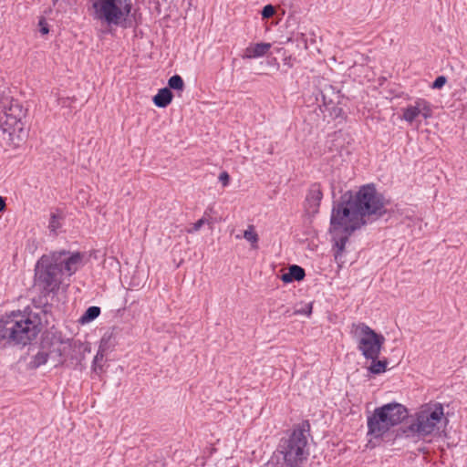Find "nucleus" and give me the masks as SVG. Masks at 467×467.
I'll return each mask as SVG.
<instances>
[{
  "label": "nucleus",
  "instance_id": "obj_1",
  "mask_svg": "<svg viewBox=\"0 0 467 467\" xmlns=\"http://www.w3.org/2000/svg\"><path fill=\"white\" fill-rule=\"evenodd\" d=\"M384 202L373 184L362 186L355 195L346 192L341 201L334 205L331 224L335 230L353 233L366 223L365 216L380 215Z\"/></svg>",
  "mask_w": 467,
  "mask_h": 467
},
{
  "label": "nucleus",
  "instance_id": "obj_2",
  "mask_svg": "<svg viewBox=\"0 0 467 467\" xmlns=\"http://www.w3.org/2000/svg\"><path fill=\"white\" fill-rule=\"evenodd\" d=\"M84 254L67 250L43 254L35 266V283L45 296H56L70 285V277L83 265Z\"/></svg>",
  "mask_w": 467,
  "mask_h": 467
},
{
  "label": "nucleus",
  "instance_id": "obj_3",
  "mask_svg": "<svg viewBox=\"0 0 467 467\" xmlns=\"http://www.w3.org/2000/svg\"><path fill=\"white\" fill-rule=\"evenodd\" d=\"M447 422L442 404L430 402L421 405L413 414L408 416L407 424L401 431L406 438L425 440L438 436Z\"/></svg>",
  "mask_w": 467,
  "mask_h": 467
},
{
  "label": "nucleus",
  "instance_id": "obj_4",
  "mask_svg": "<svg viewBox=\"0 0 467 467\" xmlns=\"http://www.w3.org/2000/svg\"><path fill=\"white\" fill-rule=\"evenodd\" d=\"M40 332V321L31 314L12 312L0 319V339L26 346Z\"/></svg>",
  "mask_w": 467,
  "mask_h": 467
},
{
  "label": "nucleus",
  "instance_id": "obj_5",
  "mask_svg": "<svg viewBox=\"0 0 467 467\" xmlns=\"http://www.w3.org/2000/svg\"><path fill=\"white\" fill-rule=\"evenodd\" d=\"M94 19L109 26L130 28L133 26L134 14L131 0H91Z\"/></svg>",
  "mask_w": 467,
  "mask_h": 467
},
{
  "label": "nucleus",
  "instance_id": "obj_6",
  "mask_svg": "<svg viewBox=\"0 0 467 467\" xmlns=\"http://www.w3.org/2000/svg\"><path fill=\"white\" fill-rule=\"evenodd\" d=\"M350 333L357 340L358 349L367 359H378L385 337L378 334L365 323H353Z\"/></svg>",
  "mask_w": 467,
  "mask_h": 467
},
{
  "label": "nucleus",
  "instance_id": "obj_7",
  "mask_svg": "<svg viewBox=\"0 0 467 467\" xmlns=\"http://www.w3.org/2000/svg\"><path fill=\"white\" fill-rule=\"evenodd\" d=\"M390 428L399 425L408 418V409L398 402H390L375 409Z\"/></svg>",
  "mask_w": 467,
  "mask_h": 467
},
{
  "label": "nucleus",
  "instance_id": "obj_8",
  "mask_svg": "<svg viewBox=\"0 0 467 467\" xmlns=\"http://www.w3.org/2000/svg\"><path fill=\"white\" fill-rule=\"evenodd\" d=\"M368 435L374 439H380L391 429L381 415L374 410L367 420Z\"/></svg>",
  "mask_w": 467,
  "mask_h": 467
},
{
  "label": "nucleus",
  "instance_id": "obj_9",
  "mask_svg": "<svg viewBox=\"0 0 467 467\" xmlns=\"http://www.w3.org/2000/svg\"><path fill=\"white\" fill-rule=\"evenodd\" d=\"M0 114L5 117H26L27 109H24L23 105L16 99L9 97H3L0 99Z\"/></svg>",
  "mask_w": 467,
  "mask_h": 467
},
{
  "label": "nucleus",
  "instance_id": "obj_10",
  "mask_svg": "<svg viewBox=\"0 0 467 467\" xmlns=\"http://www.w3.org/2000/svg\"><path fill=\"white\" fill-rule=\"evenodd\" d=\"M323 198V192L319 183L312 184L306 193L305 206L310 214L318 213L319 205Z\"/></svg>",
  "mask_w": 467,
  "mask_h": 467
},
{
  "label": "nucleus",
  "instance_id": "obj_11",
  "mask_svg": "<svg viewBox=\"0 0 467 467\" xmlns=\"http://www.w3.org/2000/svg\"><path fill=\"white\" fill-rule=\"evenodd\" d=\"M432 115V108L430 102L425 99H419L414 104L409 105L402 117H431Z\"/></svg>",
  "mask_w": 467,
  "mask_h": 467
},
{
  "label": "nucleus",
  "instance_id": "obj_12",
  "mask_svg": "<svg viewBox=\"0 0 467 467\" xmlns=\"http://www.w3.org/2000/svg\"><path fill=\"white\" fill-rule=\"evenodd\" d=\"M271 48L270 43H256L254 45H250L245 48L244 58H256L264 57Z\"/></svg>",
  "mask_w": 467,
  "mask_h": 467
},
{
  "label": "nucleus",
  "instance_id": "obj_13",
  "mask_svg": "<svg viewBox=\"0 0 467 467\" xmlns=\"http://www.w3.org/2000/svg\"><path fill=\"white\" fill-rule=\"evenodd\" d=\"M7 120L12 121V130L10 129L8 132L9 139L13 141L16 140H22L26 136L25 123L22 119H7Z\"/></svg>",
  "mask_w": 467,
  "mask_h": 467
},
{
  "label": "nucleus",
  "instance_id": "obj_14",
  "mask_svg": "<svg viewBox=\"0 0 467 467\" xmlns=\"http://www.w3.org/2000/svg\"><path fill=\"white\" fill-rule=\"evenodd\" d=\"M305 275V270L301 266L293 265L288 268L287 273L282 275L281 279L284 283H291L304 279Z\"/></svg>",
  "mask_w": 467,
  "mask_h": 467
},
{
  "label": "nucleus",
  "instance_id": "obj_15",
  "mask_svg": "<svg viewBox=\"0 0 467 467\" xmlns=\"http://www.w3.org/2000/svg\"><path fill=\"white\" fill-rule=\"evenodd\" d=\"M172 98L171 90L169 88H162L153 97V102L159 108H165L171 102Z\"/></svg>",
  "mask_w": 467,
  "mask_h": 467
},
{
  "label": "nucleus",
  "instance_id": "obj_16",
  "mask_svg": "<svg viewBox=\"0 0 467 467\" xmlns=\"http://www.w3.org/2000/svg\"><path fill=\"white\" fill-rule=\"evenodd\" d=\"M331 232L333 233L335 237H337V240L336 241V245L338 249V251H343L346 245V243L348 241V236L351 234V233H348L345 230H335L332 227V224L330 223Z\"/></svg>",
  "mask_w": 467,
  "mask_h": 467
},
{
  "label": "nucleus",
  "instance_id": "obj_17",
  "mask_svg": "<svg viewBox=\"0 0 467 467\" xmlns=\"http://www.w3.org/2000/svg\"><path fill=\"white\" fill-rule=\"evenodd\" d=\"M100 314V308L99 306H89L86 312L82 315L79 321L82 324L89 323L96 319Z\"/></svg>",
  "mask_w": 467,
  "mask_h": 467
},
{
  "label": "nucleus",
  "instance_id": "obj_18",
  "mask_svg": "<svg viewBox=\"0 0 467 467\" xmlns=\"http://www.w3.org/2000/svg\"><path fill=\"white\" fill-rule=\"evenodd\" d=\"M170 90L174 89L182 91L184 88V82L181 76L173 75L168 80V87Z\"/></svg>",
  "mask_w": 467,
  "mask_h": 467
},
{
  "label": "nucleus",
  "instance_id": "obj_19",
  "mask_svg": "<svg viewBox=\"0 0 467 467\" xmlns=\"http://www.w3.org/2000/svg\"><path fill=\"white\" fill-rule=\"evenodd\" d=\"M372 363L369 367V371L373 374H380L386 371L387 360L371 359Z\"/></svg>",
  "mask_w": 467,
  "mask_h": 467
},
{
  "label": "nucleus",
  "instance_id": "obj_20",
  "mask_svg": "<svg viewBox=\"0 0 467 467\" xmlns=\"http://www.w3.org/2000/svg\"><path fill=\"white\" fill-rule=\"evenodd\" d=\"M48 359V354L44 351H39L37 354L35 355L32 364L35 368H38L42 365H45L47 362Z\"/></svg>",
  "mask_w": 467,
  "mask_h": 467
},
{
  "label": "nucleus",
  "instance_id": "obj_21",
  "mask_svg": "<svg viewBox=\"0 0 467 467\" xmlns=\"http://www.w3.org/2000/svg\"><path fill=\"white\" fill-rule=\"evenodd\" d=\"M244 238H245L248 242L252 243L253 244H255L258 242V235L254 232V226L250 225L244 232Z\"/></svg>",
  "mask_w": 467,
  "mask_h": 467
},
{
  "label": "nucleus",
  "instance_id": "obj_22",
  "mask_svg": "<svg viewBox=\"0 0 467 467\" xmlns=\"http://www.w3.org/2000/svg\"><path fill=\"white\" fill-rule=\"evenodd\" d=\"M59 228V217L56 213H52L48 223V229L50 230V232L56 233L57 230Z\"/></svg>",
  "mask_w": 467,
  "mask_h": 467
},
{
  "label": "nucleus",
  "instance_id": "obj_23",
  "mask_svg": "<svg viewBox=\"0 0 467 467\" xmlns=\"http://www.w3.org/2000/svg\"><path fill=\"white\" fill-rule=\"evenodd\" d=\"M275 12V7L272 5H266L263 7L261 15L263 18H270Z\"/></svg>",
  "mask_w": 467,
  "mask_h": 467
},
{
  "label": "nucleus",
  "instance_id": "obj_24",
  "mask_svg": "<svg viewBox=\"0 0 467 467\" xmlns=\"http://www.w3.org/2000/svg\"><path fill=\"white\" fill-rule=\"evenodd\" d=\"M104 358V354H103V351L102 350H99L94 358V360H93V369L95 371L98 370V368H101V366H100V362L103 360Z\"/></svg>",
  "mask_w": 467,
  "mask_h": 467
},
{
  "label": "nucleus",
  "instance_id": "obj_25",
  "mask_svg": "<svg viewBox=\"0 0 467 467\" xmlns=\"http://www.w3.org/2000/svg\"><path fill=\"white\" fill-rule=\"evenodd\" d=\"M206 222L207 221L204 218L199 219L196 223H194L192 224V226L191 228L187 229V233L193 234V233L198 232L204 225V223Z\"/></svg>",
  "mask_w": 467,
  "mask_h": 467
},
{
  "label": "nucleus",
  "instance_id": "obj_26",
  "mask_svg": "<svg viewBox=\"0 0 467 467\" xmlns=\"http://www.w3.org/2000/svg\"><path fill=\"white\" fill-rule=\"evenodd\" d=\"M447 82V78L445 76H439L432 82V88H441Z\"/></svg>",
  "mask_w": 467,
  "mask_h": 467
},
{
  "label": "nucleus",
  "instance_id": "obj_27",
  "mask_svg": "<svg viewBox=\"0 0 467 467\" xmlns=\"http://www.w3.org/2000/svg\"><path fill=\"white\" fill-rule=\"evenodd\" d=\"M0 128L4 133H8L12 130V121L7 119H0Z\"/></svg>",
  "mask_w": 467,
  "mask_h": 467
},
{
  "label": "nucleus",
  "instance_id": "obj_28",
  "mask_svg": "<svg viewBox=\"0 0 467 467\" xmlns=\"http://www.w3.org/2000/svg\"><path fill=\"white\" fill-rule=\"evenodd\" d=\"M39 31L42 35H47L49 32L48 25L44 17H41L38 21Z\"/></svg>",
  "mask_w": 467,
  "mask_h": 467
},
{
  "label": "nucleus",
  "instance_id": "obj_29",
  "mask_svg": "<svg viewBox=\"0 0 467 467\" xmlns=\"http://www.w3.org/2000/svg\"><path fill=\"white\" fill-rule=\"evenodd\" d=\"M219 181L222 182L223 187H226L230 182V176L228 172L223 171L219 175Z\"/></svg>",
  "mask_w": 467,
  "mask_h": 467
},
{
  "label": "nucleus",
  "instance_id": "obj_30",
  "mask_svg": "<svg viewBox=\"0 0 467 467\" xmlns=\"http://www.w3.org/2000/svg\"><path fill=\"white\" fill-rule=\"evenodd\" d=\"M296 313L310 316L312 313V303H309V304L306 305L305 307H303L299 310H296Z\"/></svg>",
  "mask_w": 467,
  "mask_h": 467
},
{
  "label": "nucleus",
  "instance_id": "obj_31",
  "mask_svg": "<svg viewBox=\"0 0 467 467\" xmlns=\"http://www.w3.org/2000/svg\"><path fill=\"white\" fill-rule=\"evenodd\" d=\"M5 200L2 196H0V212L5 211Z\"/></svg>",
  "mask_w": 467,
  "mask_h": 467
},
{
  "label": "nucleus",
  "instance_id": "obj_32",
  "mask_svg": "<svg viewBox=\"0 0 467 467\" xmlns=\"http://www.w3.org/2000/svg\"><path fill=\"white\" fill-rule=\"evenodd\" d=\"M333 109L335 110L336 117H338L341 114L342 109H339V108H337V107H333Z\"/></svg>",
  "mask_w": 467,
  "mask_h": 467
},
{
  "label": "nucleus",
  "instance_id": "obj_33",
  "mask_svg": "<svg viewBox=\"0 0 467 467\" xmlns=\"http://www.w3.org/2000/svg\"><path fill=\"white\" fill-rule=\"evenodd\" d=\"M405 120H407L410 125L413 124V121L416 119H412V118H410V119H404Z\"/></svg>",
  "mask_w": 467,
  "mask_h": 467
},
{
  "label": "nucleus",
  "instance_id": "obj_34",
  "mask_svg": "<svg viewBox=\"0 0 467 467\" xmlns=\"http://www.w3.org/2000/svg\"><path fill=\"white\" fill-rule=\"evenodd\" d=\"M59 0H52L53 5L55 6Z\"/></svg>",
  "mask_w": 467,
  "mask_h": 467
}]
</instances>
